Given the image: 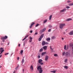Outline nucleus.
Segmentation results:
<instances>
[{"mask_svg":"<svg viewBox=\"0 0 73 73\" xmlns=\"http://www.w3.org/2000/svg\"><path fill=\"white\" fill-rule=\"evenodd\" d=\"M64 68H65V69H68V67L67 66H64Z\"/></svg>","mask_w":73,"mask_h":73,"instance_id":"nucleus-23","label":"nucleus"},{"mask_svg":"<svg viewBox=\"0 0 73 73\" xmlns=\"http://www.w3.org/2000/svg\"><path fill=\"white\" fill-rule=\"evenodd\" d=\"M50 31H51V30L50 29H49L48 31V32H50Z\"/></svg>","mask_w":73,"mask_h":73,"instance_id":"nucleus-49","label":"nucleus"},{"mask_svg":"<svg viewBox=\"0 0 73 73\" xmlns=\"http://www.w3.org/2000/svg\"><path fill=\"white\" fill-rule=\"evenodd\" d=\"M47 21V20H44L43 22V23H46V22Z\"/></svg>","mask_w":73,"mask_h":73,"instance_id":"nucleus-30","label":"nucleus"},{"mask_svg":"<svg viewBox=\"0 0 73 73\" xmlns=\"http://www.w3.org/2000/svg\"><path fill=\"white\" fill-rule=\"evenodd\" d=\"M46 40H47V41L50 40V38H46Z\"/></svg>","mask_w":73,"mask_h":73,"instance_id":"nucleus-22","label":"nucleus"},{"mask_svg":"<svg viewBox=\"0 0 73 73\" xmlns=\"http://www.w3.org/2000/svg\"><path fill=\"white\" fill-rule=\"evenodd\" d=\"M28 37V35H27L26 36H25L24 38L22 40V41H24V40H25V39L27 38V37Z\"/></svg>","mask_w":73,"mask_h":73,"instance_id":"nucleus-11","label":"nucleus"},{"mask_svg":"<svg viewBox=\"0 0 73 73\" xmlns=\"http://www.w3.org/2000/svg\"><path fill=\"white\" fill-rule=\"evenodd\" d=\"M24 59H23L22 61V64H23L24 63Z\"/></svg>","mask_w":73,"mask_h":73,"instance_id":"nucleus-33","label":"nucleus"},{"mask_svg":"<svg viewBox=\"0 0 73 73\" xmlns=\"http://www.w3.org/2000/svg\"><path fill=\"white\" fill-rule=\"evenodd\" d=\"M29 38H30V40H32V38H32L31 37H29Z\"/></svg>","mask_w":73,"mask_h":73,"instance_id":"nucleus-46","label":"nucleus"},{"mask_svg":"<svg viewBox=\"0 0 73 73\" xmlns=\"http://www.w3.org/2000/svg\"><path fill=\"white\" fill-rule=\"evenodd\" d=\"M56 36H53L51 38V39H52V40H53L54 39H56Z\"/></svg>","mask_w":73,"mask_h":73,"instance_id":"nucleus-16","label":"nucleus"},{"mask_svg":"<svg viewBox=\"0 0 73 73\" xmlns=\"http://www.w3.org/2000/svg\"><path fill=\"white\" fill-rule=\"evenodd\" d=\"M38 58H40V56L39 55H38Z\"/></svg>","mask_w":73,"mask_h":73,"instance_id":"nucleus-47","label":"nucleus"},{"mask_svg":"<svg viewBox=\"0 0 73 73\" xmlns=\"http://www.w3.org/2000/svg\"><path fill=\"white\" fill-rule=\"evenodd\" d=\"M44 34H43L40 36V37L42 38H43V37H44Z\"/></svg>","mask_w":73,"mask_h":73,"instance_id":"nucleus-18","label":"nucleus"},{"mask_svg":"<svg viewBox=\"0 0 73 73\" xmlns=\"http://www.w3.org/2000/svg\"><path fill=\"white\" fill-rule=\"evenodd\" d=\"M9 54V53H6L5 54V56H6V55H7V54Z\"/></svg>","mask_w":73,"mask_h":73,"instance_id":"nucleus-43","label":"nucleus"},{"mask_svg":"<svg viewBox=\"0 0 73 73\" xmlns=\"http://www.w3.org/2000/svg\"><path fill=\"white\" fill-rule=\"evenodd\" d=\"M65 52H64L63 53H62V55H63V56H65Z\"/></svg>","mask_w":73,"mask_h":73,"instance_id":"nucleus-35","label":"nucleus"},{"mask_svg":"<svg viewBox=\"0 0 73 73\" xmlns=\"http://www.w3.org/2000/svg\"><path fill=\"white\" fill-rule=\"evenodd\" d=\"M42 50H43V49H42V48H41V49H40V52H42Z\"/></svg>","mask_w":73,"mask_h":73,"instance_id":"nucleus-28","label":"nucleus"},{"mask_svg":"<svg viewBox=\"0 0 73 73\" xmlns=\"http://www.w3.org/2000/svg\"><path fill=\"white\" fill-rule=\"evenodd\" d=\"M38 33H35V34L34 35V36H35V35H38Z\"/></svg>","mask_w":73,"mask_h":73,"instance_id":"nucleus-37","label":"nucleus"},{"mask_svg":"<svg viewBox=\"0 0 73 73\" xmlns=\"http://www.w3.org/2000/svg\"><path fill=\"white\" fill-rule=\"evenodd\" d=\"M70 46H71L72 47L73 46V44L72 43H71L70 44Z\"/></svg>","mask_w":73,"mask_h":73,"instance_id":"nucleus-26","label":"nucleus"},{"mask_svg":"<svg viewBox=\"0 0 73 73\" xmlns=\"http://www.w3.org/2000/svg\"><path fill=\"white\" fill-rule=\"evenodd\" d=\"M52 15H50L49 16V19L50 20H51V19H52Z\"/></svg>","mask_w":73,"mask_h":73,"instance_id":"nucleus-21","label":"nucleus"},{"mask_svg":"<svg viewBox=\"0 0 73 73\" xmlns=\"http://www.w3.org/2000/svg\"><path fill=\"white\" fill-rule=\"evenodd\" d=\"M42 59H39L38 60V62L39 64H40L41 65H43L44 64V63L42 62Z\"/></svg>","mask_w":73,"mask_h":73,"instance_id":"nucleus-3","label":"nucleus"},{"mask_svg":"<svg viewBox=\"0 0 73 73\" xmlns=\"http://www.w3.org/2000/svg\"><path fill=\"white\" fill-rule=\"evenodd\" d=\"M65 56L66 57H68L70 56V54L68 52H66L65 54Z\"/></svg>","mask_w":73,"mask_h":73,"instance_id":"nucleus-4","label":"nucleus"},{"mask_svg":"<svg viewBox=\"0 0 73 73\" xmlns=\"http://www.w3.org/2000/svg\"><path fill=\"white\" fill-rule=\"evenodd\" d=\"M62 40H64V38H62Z\"/></svg>","mask_w":73,"mask_h":73,"instance_id":"nucleus-56","label":"nucleus"},{"mask_svg":"<svg viewBox=\"0 0 73 73\" xmlns=\"http://www.w3.org/2000/svg\"><path fill=\"white\" fill-rule=\"evenodd\" d=\"M13 73H15V71Z\"/></svg>","mask_w":73,"mask_h":73,"instance_id":"nucleus-60","label":"nucleus"},{"mask_svg":"<svg viewBox=\"0 0 73 73\" xmlns=\"http://www.w3.org/2000/svg\"><path fill=\"white\" fill-rule=\"evenodd\" d=\"M23 52V50H21V51L20 52L21 54H22Z\"/></svg>","mask_w":73,"mask_h":73,"instance_id":"nucleus-34","label":"nucleus"},{"mask_svg":"<svg viewBox=\"0 0 73 73\" xmlns=\"http://www.w3.org/2000/svg\"><path fill=\"white\" fill-rule=\"evenodd\" d=\"M65 25V23H62L60 24L59 27L60 29H62L63 28V27Z\"/></svg>","mask_w":73,"mask_h":73,"instance_id":"nucleus-2","label":"nucleus"},{"mask_svg":"<svg viewBox=\"0 0 73 73\" xmlns=\"http://www.w3.org/2000/svg\"><path fill=\"white\" fill-rule=\"evenodd\" d=\"M72 20V19H71V18H69V19H66V21H69Z\"/></svg>","mask_w":73,"mask_h":73,"instance_id":"nucleus-12","label":"nucleus"},{"mask_svg":"<svg viewBox=\"0 0 73 73\" xmlns=\"http://www.w3.org/2000/svg\"><path fill=\"white\" fill-rule=\"evenodd\" d=\"M1 67H2V66H0V68H1Z\"/></svg>","mask_w":73,"mask_h":73,"instance_id":"nucleus-58","label":"nucleus"},{"mask_svg":"<svg viewBox=\"0 0 73 73\" xmlns=\"http://www.w3.org/2000/svg\"><path fill=\"white\" fill-rule=\"evenodd\" d=\"M19 65L17 66L16 68H15V70H17V68H19Z\"/></svg>","mask_w":73,"mask_h":73,"instance_id":"nucleus-42","label":"nucleus"},{"mask_svg":"<svg viewBox=\"0 0 73 73\" xmlns=\"http://www.w3.org/2000/svg\"><path fill=\"white\" fill-rule=\"evenodd\" d=\"M64 62L66 63L67 62H68V60L67 59H66L65 60Z\"/></svg>","mask_w":73,"mask_h":73,"instance_id":"nucleus-29","label":"nucleus"},{"mask_svg":"<svg viewBox=\"0 0 73 73\" xmlns=\"http://www.w3.org/2000/svg\"><path fill=\"white\" fill-rule=\"evenodd\" d=\"M66 8H70V7L69 6H67L66 7Z\"/></svg>","mask_w":73,"mask_h":73,"instance_id":"nucleus-41","label":"nucleus"},{"mask_svg":"<svg viewBox=\"0 0 73 73\" xmlns=\"http://www.w3.org/2000/svg\"><path fill=\"white\" fill-rule=\"evenodd\" d=\"M45 44H46V45H48V44H49V43L46 42H45Z\"/></svg>","mask_w":73,"mask_h":73,"instance_id":"nucleus-38","label":"nucleus"},{"mask_svg":"<svg viewBox=\"0 0 73 73\" xmlns=\"http://www.w3.org/2000/svg\"><path fill=\"white\" fill-rule=\"evenodd\" d=\"M45 44V42L44 41H43L42 43V45L43 46H44Z\"/></svg>","mask_w":73,"mask_h":73,"instance_id":"nucleus-13","label":"nucleus"},{"mask_svg":"<svg viewBox=\"0 0 73 73\" xmlns=\"http://www.w3.org/2000/svg\"><path fill=\"white\" fill-rule=\"evenodd\" d=\"M51 72H52V73H56V71H51Z\"/></svg>","mask_w":73,"mask_h":73,"instance_id":"nucleus-36","label":"nucleus"},{"mask_svg":"<svg viewBox=\"0 0 73 73\" xmlns=\"http://www.w3.org/2000/svg\"><path fill=\"white\" fill-rule=\"evenodd\" d=\"M38 25H39V24H36V25L35 26V27H38Z\"/></svg>","mask_w":73,"mask_h":73,"instance_id":"nucleus-39","label":"nucleus"},{"mask_svg":"<svg viewBox=\"0 0 73 73\" xmlns=\"http://www.w3.org/2000/svg\"><path fill=\"white\" fill-rule=\"evenodd\" d=\"M43 49L44 50H46L47 49V46H44L43 47Z\"/></svg>","mask_w":73,"mask_h":73,"instance_id":"nucleus-9","label":"nucleus"},{"mask_svg":"<svg viewBox=\"0 0 73 73\" xmlns=\"http://www.w3.org/2000/svg\"><path fill=\"white\" fill-rule=\"evenodd\" d=\"M54 55V56H55L56 57L57 56H58L57 54H55Z\"/></svg>","mask_w":73,"mask_h":73,"instance_id":"nucleus-40","label":"nucleus"},{"mask_svg":"<svg viewBox=\"0 0 73 73\" xmlns=\"http://www.w3.org/2000/svg\"><path fill=\"white\" fill-rule=\"evenodd\" d=\"M29 27L30 28H32V25H31V26H30Z\"/></svg>","mask_w":73,"mask_h":73,"instance_id":"nucleus-48","label":"nucleus"},{"mask_svg":"<svg viewBox=\"0 0 73 73\" xmlns=\"http://www.w3.org/2000/svg\"><path fill=\"white\" fill-rule=\"evenodd\" d=\"M50 48L51 50H53L54 49L53 48H52V46L51 45L50 46Z\"/></svg>","mask_w":73,"mask_h":73,"instance_id":"nucleus-17","label":"nucleus"},{"mask_svg":"<svg viewBox=\"0 0 73 73\" xmlns=\"http://www.w3.org/2000/svg\"><path fill=\"white\" fill-rule=\"evenodd\" d=\"M35 24V23H34V22H33V23H31V26H32V25H33Z\"/></svg>","mask_w":73,"mask_h":73,"instance_id":"nucleus-32","label":"nucleus"},{"mask_svg":"<svg viewBox=\"0 0 73 73\" xmlns=\"http://www.w3.org/2000/svg\"><path fill=\"white\" fill-rule=\"evenodd\" d=\"M32 40L30 39L29 40V42H32Z\"/></svg>","mask_w":73,"mask_h":73,"instance_id":"nucleus-45","label":"nucleus"},{"mask_svg":"<svg viewBox=\"0 0 73 73\" xmlns=\"http://www.w3.org/2000/svg\"><path fill=\"white\" fill-rule=\"evenodd\" d=\"M64 34H65V32H64Z\"/></svg>","mask_w":73,"mask_h":73,"instance_id":"nucleus-59","label":"nucleus"},{"mask_svg":"<svg viewBox=\"0 0 73 73\" xmlns=\"http://www.w3.org/2000/svg\"><path fill=\"white\" fill-rule=\"evenodd\" d=\"M42 38H41L40 37L38 39V41H41V39Z\"/></svg>","mask_w":73,"mask_h":73,"instance_id":"nucleus-31","label":"nucleus"},{"mask_svg":"<svg viewBox=\"0 0 73 73\" xmlns=\"http://www.w3.org/2000/svg\"><path fill=\"white\" fill-rule=\"evenodd\" d=\"M12 54H11V56H12Z\"/></svg>","mask_w":73,"mask_h":73,"instance_id":"nucleus-61","label":"nucleus"},{"mask_svg":"<svg viewBox=\"0 0 73 73\" xmlns=\"http://www.w3.org/2000/svg\"><path fill=\"white\" fill-rule=\"evenodd\" d=\"M9 43L7 44V45H9Z\"/></svg>","mask_w":73,"mask_h":73,"instance_id":"nucleus-54","label":"nucleus"},{"mask_svg":"<svg viewBox=\"0 0 73 73\" xmlns=\"http://www.w3.org/2000/svg\"><path fill=\"white\" fill-rule=\"evenodd\" d=\"M66 48L67 50H68V48H69V45H67Z\"/></svg>","mask_w":73,"mask_h":73,"instance_id":"nucleus-25","label":"nucleus"},{"mask_svg":"<svg viewBox=\"0 0 73 73\" xmlns=\"http://www.w3.org/2000/svg\"><path fill=\"white\" fill-rule=\"evenodd\" d=\"M3 42H4V41H5L4 40H3Z\"/></svg>","mask_w":73,"mask_h":73,"instance_id":"nucleus-57","label":"nucleus"},{"mask_svg":"<svg viewBox=\"0 0 73 73\" xmlns=\"http://www.w3.org/2000/svg\"><path fill=\"white\" fill-rule=\"evenodd\" d=\"M48 58L49 56L47 55H46L45 56V60L46 61H48Z\"/></svg>","mask_w":73,"mask_h":73,"instance_id":"nucleus-7","label":"nucleus"},{"mask_svg":"<svg viewBox=\"0 0 73 73\" xmlns=\"http://www.w3.org/2000/svg\"><path fill=\"white\" fill-rule=\"evenodd\" d=\"M64 49L66 50H67V49H66V45H64Z\"/></svg>","mask_w":73,"mask_h":73,"instance_id":"nucleus-20","label":"nucleus"},{"mask_svg":"<svg viewBox=\"0 0 73 73\" xmlns=\"http://www.w3.org/2000/svg\"><path fill=\"white\" fill-rule=\"evenodd\" d=\"M30 69L32 70H33V66L31 65V66Z\"/></svg>","mask_w":73,"mask_h":73,"instance_id":"nucleus-15","label":"nucleus"},{"mask_svg":"<svg viewBox=\"0 0 73 73\" xmlns=\"http://www.w3.org/2000/svg\"><path fill=\"white\" fill-rule=\"evenodd\" d=\"M66 9H64L63 10H60V12H65V11H66Z\"/></svg>","mask_w":73,"mask_h":73,"instance_id":"nucleus-10","label":"nucleus"},{"mask_svg":"<svg viewBox=\"0 0 73 73\" xmlns=\"http://www.w3.org/2000/svg\"><path fill=\"white\" fill-rule=\"evenodd\" d=\"M30 33H32V31L31 30V31H30Z\"/></svg>","mask_w":73,"mask_h":73,"instance_id":"nucleus-52","label":"nucleus"},{"mask_svg":"<svg viewBox=\"0 0 73 73\" xmlns=\"http://www.w3.org/2000/svg\"><path fill=\"white\" fill-rule=\"evenodd\" d=\"M72 49H73V47H72Z\"/></svg>","mask_w":73,"mask_h":73,"instance_id":"nucleus-62","label":"nucleus"},{"mask_svg":"<svg viewBox=\"0 0 73 73\" xmlns=\"http://www.w3.org/2000/svg\"><path fill=\"white\" fill-rule=\"evenodd\" d=\"M69 5H70V6H72V5H73V3H70L69 4Z\"/></svg>","mask_w":73,"mask_h":73,"instance_id":"nucleus-24","label":"nucleus"},{"mask_svg":"<svg viewBox=\"0 0 73 73\" xmlns=\"http://www.w3.org/2000/svg\"><path fill=\"white\" fill-rule=\"evenodd\" d=\"M69 34V35H73V31H71L70 33Z\"/></svg>","mask_w":73,"mask_h":73,"instance_id":"nucleus-14","label":"nucleus"},{"mask_svg":"<svg viewBox=\"0 0 73 73\" xmlns=\"http://www.w3.org/2000/svg\"><path fill=\"white\" fill-rule=\"evenodd\" d=\"M45 54H46V52H43L42 53L41 55L42 56H43V55H45Z\"/></svg>","mask_w":73,"mask_h":73,"instance_id":"nucleus-19","label":"nucleus"},{"mask_svg":"<svg viewBox=\"0 0 73 73\" xmlns=\"http://www.w3.org/2000/svg\"><path fill=\"white\" fill-rule=\"evenodd\" d=\"M1 56H2V55H1L0 56V58L1 57Z\"/></svg>","mask_w":73,"mask_h":73,"instance_id":"nucleus-55","label":"nucleus"},{"mask_svg":"<svg viewBox=\"0 0 73 73\" xmlns=\"http://www.w3.org/2000/svg\"><path fill=\"white\" fill-rule=\"evenodd\" d=\"M17 60H19V57H17Z\"/></svg>","mask_w":73,"mask_h":73,"instance_id":"nucleus-50","label":"nucleus"},{"mask_svg":"<svg viewBox=\"0 0 73 73\" xmlns=\"http://www.w3.org/2000/svg\"><path fill=\"white\" fill-rule=\"evenodd\" d=\"M23 73H24V69H23Z\"/></svg>","mask_w":73,"mask_h":73,"instance_id":"nucleus-53","label":"nucleus"},{"mask_svg":"<svg viewBox=\"0 0 73 73\" xmlns=\"http://www.w3.org/2000/svg\"><path fill=\"white\" fill-rule=\"evenodd\" d=\"M18 46L19 47L20 46V44H19Z\"/></svg>","mask_w":73,"mask_h":73,"instance_id":"nucleus-51","label":"nucleus"},{"mask_svg":"<svg viewBox=\"0 0 73 73\" xmlns=\"http://www.w3.org/2000/svg\"><path fill=\"white\" fill-rule=\"evenodd\" d=\"M67 3H70L71 2V1L70 0H68L67 1Z\"/></svg>","mask_w":73,"mask_h":73,"instance_id":"nucleus-44","label":"nucleus"},{"mask_svg":"<svg viewBox=\"0 0 73 73\" xmlns=\"http://www.w3.org/2000/svg\"><path fill=\"white\" fill-rule=\"evenodd\" d=\"M4 48H0V52H1V53H0V55L4 51V50H3Z\"/></svg>","mask_w":73,"mask_h":73,"instance_id":"nucleus-6","label":"nucleus"},{"mask_svg":"<svg viewBox=\"0 0 73 73\" xmlns=\"http://www.w3.org/2000/svg\"><path fill=\"white\" fill-rule=\"evenodd\" d=\"M46 30V28H44L43 29L41 30L40 31V33H42L44 32Z\"/></svg>","mask_w":73,"mask_h":73,"instance_id":"nucleus-8","label":"nucleus"},{"mask_svg":"<svg viewBox=\"0 0 73 73\" xmlns=\"http://www.w3.org/2000/svg\"><path fill=\"white\" fill-rule=\"evenodd\" d=\"M8 38V36L5 35V36H2L1 38L2 40H5V39H7Z\"/></svg>","mask_w":73,"mask_h":73,"instance_id":"nucleus-5","label":"nucleus"},{"mask_svg":"<svg viewBox=\"0 0 73 73\" xmlns=\"http://www.w3.org/2000/svg\"><path fill=\"white\" fill-rule=\"evenodd\" d=\"M37 69L38 70H39V73H42V68L41 67V66H39L37 68Z\"/></svg>","mask_w":73,"mask_h":73,"instance_id":"nucleus-1","label":"nucleus"},{"mask_svg":"<svg viewBox=\"0 0 73 73\" xmlns=\"http://www.w3.org/2000/svg\"><path fill=\"white\" fill-rule=\"evenodd\" d=\"M48 27H49V28H52V26L50 25H48Z\"/></svg>","mask_w":73,"mask_h":73,"instance_id":"nucleus-27","label":"nucleus"}]
</instances>
